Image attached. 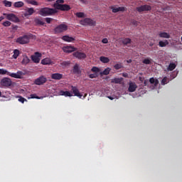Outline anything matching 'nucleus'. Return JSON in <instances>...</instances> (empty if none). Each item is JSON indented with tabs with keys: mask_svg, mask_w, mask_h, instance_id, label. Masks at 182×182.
Returning <instances> with one entry per match:
<instances>
[{
	"mask_svg": "<svg viewBox=\"0 0 182 182\" xmlns=\"http://www.w3.org/2000/svg\"><path fill=\"white\" fill-rule=\"evenodd\" d=\"M80 23L83 26L89 25L90 26H96V21L90 18H85V19L81 20Z\"/></svg>",
	"mask_w": 182,
	"mask_h": 182,
	"instance_id": "nucleus-4",
	"label": "nucleus"
},
{
	"mask_svg": "<svg viewBox=\"0 0 182 182\" xmlns=\"http://www.w3.org/2000/svg\"><path fill=\"white\" fill-rule=\"evenodd\" d=\"M70 93H71V95H74V96H77V97H79L80 99H82V97L83 96V95L79 92L77 87L73 85L71 86V90Z\"/></svg>",
	"mask_w": 182,
	"mask_h": 182,
	"instance_id": "nucleus-5",
	"label": "nucleus"
},
{
	"mask_svg": "<svg viewBox=\"0 0 182 182\" xmlns=\"http://www.w3.org/2000/svg\"><path fill=\"white\" fill-rule=\"evenodd\" d=\"M136 89H137V85H136V82H129V87L128 91L131 93L133 92H136Z\"/></svg>",
	"mask_w": 182,
	"mask_h": 182,
	"instance_id": "nucleus-15",
	"label": "nucleus"
},
{
	"mask_svg": "<svg viewBox=\"0 0 182 182\" xmlns=\"http://www.w3.org/2000/svg\"><path fill=\"white\" fill-rule=\"evenodd\" d=\"M123 82V77L117 78L115 77L111 80V83L119 84L122 85Z\"/></svg>",
	"mask_w": 182,
	"mask_h": 182,
	"instance_id": "nucleus-22",
	"label": "nucleus"
},
{
	"mask_svg": "<svg viewBox=\"0 0 182 182\" xmlns=\"http://www.w3.org/2000/svg\"><path fill=\"white\" fill-rule=\"evenodd\" d=\"M24 4L23 1H16L14 3V8H22Z\"/></svg>",
	"mask_w": 182,
	"mask_h": 182,
	"instance_id": "nucleus-29",
	"label": "nucleus"
},
{
	"mask_svg": "<svg viewBox=\"0 0 182 182\" xmlns=\"http://www.w3.org/2000/svg\"><path fill=\"white\" fill-rule=\"evenodd\" d=\"M0 85L4 87H9V86H12V80L8 77H4L1 82Z\"/></svg>",
	"mask_w": 182,
	"mask_h": 182,
	"instance_id": "nucleus-6",
	"label": "nucleus"
},
{
	"mask_svg": "<svg viewBox=\"0 0 182 182\" xmlns=\"http://www.w3.org/2000/svg\"><path fill=\"white\" fill-rule=\"evenodd\" d=\"M154 44L153 43H149V46H153Z\"/></svg>",
	"mask_w": 182,
	"mask_h": 182,
	"instance_id": "nucleus-53",
	"label": "nucleus"
},
{
	"mask_svg": "<svg viewBox=\"0 0 182 182\" xmlns=\"http://www.w3.org/2000/svg\"><path fill=\"white\" fill-rule=\"evenodd\" d=\"M102 42V43H107L109 42V41L107 40V38H103Z\"/></svg>",
	"mask_w": 182,
	"mask_h": 182,
	"instance_id": "nucleus-48",
	"label": "nucleus"
},
{
	"mask_svg": "<svg viewBox=\"0 0 182 182\" xmlns=\"http://www.w3.org/2000/svg\"><path fill=\"white\" fill-rule=\"evenodd\" d=\"M89 77L90 79H95V78L97 77V74H96L95 73L94 74H90L89 75Z\"/></svg>",
	"mask_w": 182,
	"mask_h": 182,
	"instance_id": "nucleus-44",
	"label": "nucleus"
},
{
	"mask_svg": "<svg viewBox=\"0 0 182 182\" xmlns=\"http://www.w3.org/2000/svg\"><path fill=\"white\" fill-rule=\"evenodd\" d=\"M2 25L3 26H11V23L10 21H6L3 22Z\"/></svg>",
	"mask_w": 182,
	"mask_h": 182,
	"instance_id": "nucleus-43",
	"label": "nucleus"
},
{
	"mask_svg": "<svg viewBox=\"0 0 182 182\" xmlns=\"http://www.w3.org/2000/svg\"><path fill=\"white\" fill-rule=\"evenodd\" d=\"M127 63H132V59L127 60Z\"/></svg>",
	"mask_w": 182,
	"mask_h": 182,
	"instance_id": "nucleus-52",
	"label": "nucleus"
},
{
	"mask_svg": "<svg viewBox=\"0 0 182 182\" xmlns=\"http://www.w3.org/2000/svg\"><path fill=\"white\" fill-rule=\"evenodd\" d=\"M142 63L144 65H151V58H145L143 60Z\"/></svg>",
	"mask_w": 182,
	"mask_h": 182,
	"instance_id": "nucleus-35",
	"label": "nucleus"
},
{
	"mask_svg": "<svg viewBox=\"0 0 182 182\" xmlns=\"http://www.w3.org/2000/svg\"><path fill=\"white\" fill-rule=\"evenodd\" d=\"M55 14H58V10H56V9H49L46 7L40 10V15L42 16H49V15H53Z\"/></svg>",
	"mask_w": 182,
	"mask_h": 182,
	"instance_id": "nucleus-2",
	"label": "nucleus"
},
{
	"mask_svg": "<svg viewBox=\"0 0 182 182\" xmlns=\"http://www.w3.org/2000/svg\"><path fill=\"white\" fill-rule=\"evenodd\" d=\"M137 12H144L146 11H151V6L149 5H142L141 6L136 7Z\"/></svg>",
	"mask_w": 182,
	"mask_h": 182,
	"instance_id": "nucleus-12",
	"label": "nucleus"
},
{
	"mask_svg": "<svg viewBox=\"0 0 182 182\" xmlns=\"http://www.w3.org/2000/svg\"><path fill=\"white\" fill-rule=\"evenodd\" d=\"M5 18L4 16H0V22H2Z\"/></svg>",
	"mask_w": 182,
	"mask_h": 182,
	"instance_id": "nucleus-50",
	"label": "nucleus"
},
{
	"mask_svg": "<svg viewBox=\"0 0 182 182\" xmlns=\"http://www.w3.org/2000/svg\"><path fill=\"white\" fill-rule=\"evenodd\" d=\"M6 18L9 21H11V22H14L15 23H18V22L20 21L19 18H18V16L14 14H6Z\"/></svg>",
	"mask_w": 182,
	"mask_h": 182,
	"instance_id": "nucleus-11",
	"label": "nucleus"
},
{
	"mask_svg": "<svg viewBox=\"0 0 182 182\" xmlns=\"http://www.w3.org/2000/svg\"><path fill=\"white\" fill-rule=\"evenodd\" d=\"M30 97L31 99H39V97L36 96V94H31Z\"/></svg>",
	"mask_w": 182,
	"mask_h": 182,
	"instance_id": "nucleus-46",
	"label": "nucleus"
},
{
	"mask_svg": "<svg viewBox=\"0 0 182 182\" xmlns=\"http://www.w3.org/2000/svg\"><path fill=\"white\" fill-rule=\"evenodd\" d=\"M100 60H101L102 62V63H109V62H110V59H109V58L105 57V56H101L100 58Z\"/></svg>",
	"mask_w": 182,
	"mask_h": 182,
	"instance_id": "nucleus-27",
	"label": "nucleus"
},
{
	"mask_svg": "<svg viewBox=\"0 0 182 182\" xmlns=\"http://www.w3.org/2000/svg\"><path fill=\"white\" fill-rule=\"evenodd\" d=\"M91 70L95 74H97L99 72H100V69H99L97 67H92Z\"/></svg>",
	"mask_w": 182,
	"mask_h": 182,
	"instance_id": "nucleus-38",
	"label": "nucleus"
},
{
	"mask_svg": "<svg viewBox=\"0 0 182 182\" xmlns=\"http://www.w3.org/2000/svg\"><path fill=\"white\" fill-rule=\"evenodd\" d=\"M42 65H50V59L48 58H46L41 60Z\"/></svg>",
	"mask_w": 182,
	"mask_h": 182,
	"instance_id": "nucleus-30",
	"label": "nucleus"
},
{
	"mask_svg": "<svg viewBox=\"0 0 182 182\" xmlns=\"http://www.w3.org/2000/svg\"><path fill=\"white\" fill-rule=\"evenodd\" d=\"M20 52H19V50L18 49H16L14 50V55H13V58L14 59H18V56H19L20 55Z\"/></svg>",
	"mask_w": 182,
	"mask_h": 182,
	"instance_id": "nucleus-33",
	"label": "nucleus"
},
{
	"mask_svg": "<svg viewBox=\"0 0 182 182\" xmlns=\"http://www.w3.org/2000/svg\"><path fill=\"white\" fill-rule=\"evenodd\" d=\"M18 102L21 103H25V102H27L26 99L23 98L22 96H18Z\"/></svg>",
	"mask_w": 182,
	"mask_h": 182,
	"instance_id": "nucleus-41",
	"label": "nucleus"
},
{
	"mask_svg": "<svg viewBox=\"0 0 182 182\" xmlns=\"http://www.w3.org/2000/svg\"><path fill=\"white\" fill-rule=\"evenodd\" d=\"M167 45H168V41L167 40H166L165 41H160L159 42V46H160V48H166Z\"/></svg>",
	"mask_w": 182,
	"mask_h": 182,
	"instance_id": "nucleus-26",
	"label": "nucleus"
},
{
	"mask_svg": "<svg viewBox=\"0 0 182 182\" xmlns=\"http://www.w3.org/2000/svg\"><path fill=\"white\" fill-rule=\"evenodd\" d=\"M60 95L65 96V97H72V96H73V94H71V92L69 91L60 90Z\"/></svg>",
	"mask_w": 182,
	"mask_h": 182,
	"instance_id": "nucleus-18",
	"label": "nucleus"
},
{
	"mask_svg": "<svg viewBox=\"0 0 182 182\" xmlns=\"http://www.w3.org/2000/svg\"><path fill=\"white\" fill-rule=\"evenodd\" d=\"M8 76H11V77H14V79H22V76H23V72L18 71L16 73H8Z\"/></svg>",
	"mask_w": 182,
	"mask_h": 182,
	"instance_id": "nucleus-10",
	"label": "nucleus"
},
{
	"mask_svg": "<svg viewBox=\"0 0 182 182\" xmlns=\"http://www.w3.org/2000/svg\"><path fill=\"white\" fill-rule=\"evenodd\" d=\"M73 56L77 59H86V54L79 51L73 53Z\"/></svg>",
	"mask_w": 182,
	"mask_h": 182,
	"instance_id": "nucleus-14",
	"label": "nucleus"
},
{
	"mask_svg": "<svg viewBox=\"0 0 182 182\" xmlns=\"http://www.w3.org/2000/svg\"><path fill=\"white\" fill-rule=\"evenodd\" d=\"M108 99H109V100H113L114 98L112 96H108Z\"/></svg>",
	"mask_w": 182,
	"mask_h": 182,
	"instance_id": "nucleus-51",
	"label": "nucleus"
},
{
	"mask_svg": "<svg viewBox=\"0 0 182 182\" xmlns=\"http://www.w3.org/2000/svg\"><path fill=\"white\" fill-rule=\"evenodd\" d=\"M47 81H48V78H46L43 75H41L38 78L35 80L34 83L38 86H41V85H44V83Z\"/></svg>",
	"mask_w": 182,
	"mask_h": 182,
	"instance_id": "nucleus-9",
	"label": "nucleus"
},
{
	"mask_svg": "<svg viewBox=\"0 0 182 182\" xmlns=\"http://www.w3.org/2000/svg\"><path fill=\"white\" fill-rule=\"evenodd\" d=\"M35 23H36V25H40V26H43V25H45V22L39 18L36 19Z\"/></svg>",
	"mask_w": 182,
	"mask_h": 182,
	"instance_id": "nucleus-34",
	"label": "nucleus"
},
{
	"mask_svg": "<svg viewBox=\"0 0 182 182\" xmlns=\"http://www.w3.org/2000/svg\"><path fill=\"white\" fill-rule=\"evenodd\" d=\"M114 69H116V70H119V69H122V68H123V66L122 65V64H116L114 66Z\"/></svg>",
	"mask_w": 182,
	"mask_h": 182,
	"instance_id": "nucleus-42",
	"label": "nucleus"
},
{
	"mask_svg": "<svg viewBox=\"0 0 182 182\" xmlns=\"http://www.w3.org/2000/svg\"><path fill=\"white\" fill-rule=\"evenodd\" d=\"M159 37L160 38H165L166 39H168V38H170V34H168L166 32L160 33H159Z\"/></svg>",
	"mask_w": 182,
	"mask_h": 182,
	"instance_id": "nucleus-32",
	"label": "nucleus"
},
{
	"mask_svg": "<svg viewBox=\"0 0 182 182\" xmlns=\"http://www.w3.org/2000/svg\"><path fill=\"white\" fill-rule=\"evenodd\" d=\"M110 9H112L113 14H117V12H124L126 11V8L124 7L114 8L113 6H111Z\"/></svg>",
	"mask_w": 182,
	"mask_h": 182,
	"instance_id": "nucleus-16",
	"label": "nucleus"
},
{
	"mask_svg": "<svg viewBox=\"0 0 182 182\" xmlns=\"http://www.w3.org/2000/svg\"><path fill=\"white\" fill-rule=\"evenodd\" d=\"M63 50L65 52V53H72V52H75V50H77V48L73 46H67L63 47Z\"/></svg>",
	"mask_w": 182,
	"mask_h": 182,
	"instance_id": "nucleus-13",
	"label": "nucleus"
},
{
	"mask_svg": "<svg viewBox=\"0 0 182 182\" xmlns=\"http://www.w3.org/2000/svg\"><path fill=\"white\" fill-rule=\"evenodd\" d=\"M77 18H85L86 15L83 12H77L75 14Z\"/></svg>",
	"mask_w": 182,
	"mask_h": 182,
	"instance_id": "nucleus-36",
	"label": "nucleus"
},
{
	"mask_svg": "<svg viewBox=\"0 0 182 182\" xmlns=\"http://www.w3.org/2000/svg\"><path fill=\"white\" fill-rule=\"evenodd\" d=\"M31 58L34 63H39V62H41V58H42V53L36 52L34 55L31 56Z\"/></svg>",
	"mask_w": 182,
	"mask_h": 182,
	"instance_id": "nucleus-8",
	"label": "nucleus"
},
{
	"mask_svg": "<svg viewBox=\"0 0 182 182\" xmlns=\"http://www.w3.org/2000/svg\"><path fill=\"white\" fill-rule=\"evenodd\" d=\"M144 85H145V86L147 85V84H146V81L144 82Z\"/></svg>",
	"mask_w": 182,
	"mask_h": 182,
	"instance_id": "nucleus-57",
	"label": "nucleus"
},
{
	"mask_svg": "<svg viewBox=\"0 0 182 182\" xmlns=\"http://www.w3.org/2000/svg\"><path fill=\"white\" fill-rule=\"evenodd\" d=\"M63 41H64L65 42H73V41H75V38L73 37H70L69 36H63L62 37Z\"/></svg>",
	"mask_w": 182,
	"mask_h": 182,
	"instance_id": "nucleus-21",
	"label": "nucleus"
},
{
	"mask_svg": "<svg viewBox=\"0 0 182 182\" xmlns=\"http://www.w3.org/2000/svg\"><path fill=\"white\" fill-rule=\"evenodd\" d=\"M65 4V0H57L53 4V7L59 11H70V6L68 4Z\"/></svg>",
	"mask_w": 182,
	"mask_h": 182,
	"instance_id": "nucleus-1",
	"label": "nucleus"
},
{
	"mask_svg": "<svg viewBox=\"0 0 182 182\" xmlns=\"http://www.w3.org/2000/svg\"><path fill=\"white\" fill-rule=\"evenodd\" d=\"M177 68V65H176V63H171L168 67V70H169L170 72H171L172 70H174V69Z\"/></svg>",
	"mask_w": 182,
	"mask_h": 182,
	"instance_id": "nucleus-28",
	"label": "nucleus"
},
{
	"mask_svg": "<svg viewBox=\"0 0 182 182\" xmlns=\"http://www.w3.org/2000/svg\"><path fill=\"white\" fill-rule=\"evenodd\" d=\"M55 33H62L65 31H68V26L65 24H60L54 29Z\"/></svg>",
	"mask_w": 182,
	"mask_h": 182,
	"instance_id": "nucleus-7",
	"label": "nucleus"
},
{
	"mask_svg": "<svg viewBox=\"0 0 182 182\" xmlns=\"http://www.w3.org/2000/svg\"><path fill=\"white\" fill-rule=\"evenodd\" d=\"M30 62H31V59H29V58L28 56L25 55L23 57L21 64L26 66V65H28V63H29Z\"/></svg>",
	"mask_w": 182,
	"mask_h": 182,
	"instance_id": "nucleus-23",
	"label": "nucleus"
},
{
	"mask_svg": "<svg viewBox=\"0 0 182 182\" xmlns=\"http://www.w3.org/2000/svg\"><path fill=\"white\" fill-rule=\"evenodd\" d=\"M8 73H9V71L4 69V68H0V75H8Z\"/></svg>",
	"mask_w": 182,
	"mask_h": 182,
	"instance_id": "nucleus-39",
	"label": "nucleus"
},
{
	"mask_svg": "<svg viewBox=\"0 0 182 182\" xmlns=\"http://www.w3.org/2000/svg\"><path fill=\"white\" fill-rule=\"evenodd\" d=\"M63 78V75L56 73L51 75V79H53L54 80H60V79Z\"/></svg>",
	"mask_w": 182,
	"mask_h": 182,
	"instance_id": "nucleus-17",
	"label": "nucleus"
},
{
	"mask_svg": "<svg viewBox=\"0 0 182 182\" xmlns=\"http://www.w3.org/2000/svg\"><path fill=\"white\" fill-rule=\"evenodd\" d=\"M123 77H129V74L127 73H122Z\"/></svg>",
	"mask_w": 182,
	"mask_h": 182,
	"instance_id": "nucleus-49",
	"label": "nucleus"
},
{
	"mask_svg": "<svg viewBox=\"0 0 182 182\" xmlns=\"http://www.w3.org/2000/svg\"><path fill=\"white\" fill-rule=\"evenodd\" d=\"M52 1H55V0H48V2H52Z\"/></svg>",
	"mask_w": 182,
	"mask_h": 182,
	"instance_id": "nucleus-55",
	"label": "nucleus"
},
{
	"mask_svg": "<svg viewBox=\"0 0 182 182\" xmlns=\"http://www.w3.org/2000/svg\"><path fill=\"white\" fill-rule=\"evenodd\" d=\"M122 43H123V45H129L132 43V39H130L129 38H123L122 40Z\"/></svg>",
	"mask_w": 182,
	"mask_h": 182,
	"instance_id": "nucleus-25",
	"label": "nucleus"
},
{
	"mask_svg": "<svg viewBox=\"0 0 182 182\" xmlns=\"http://www.w3.org/2000/svg\"><path fill=\"white\" fill-rule=\"evenodd\" d=\"M33 14H35V9H33V8H28L24 14V16H31V15H33Z\"/></svg>",
	"mask_w": 182,
	"mask_h": 182,
	"instance_id": "nucleus-20",
	"label": "nucleus"
},
{
	"mask_svg": "<svg viewBox=\"0 0 182 182\" xmlns=\"http://www.w3.org/2000/svg\"><path fill=\"white\" fill-rule=\"evenodd\" d=\"M2 97V92L0 91V97Z\"/></svg>",
	"mask_w": 182,
	"mask_h": 182,
	"instance_id": "nucleus-54",
	"label": "nucleus"
},
{
	"mask_svg": "<svg viewBox=\"0 0 182 182\" xmlns=\"http://www.w3.org/2000/svg\"><path fill=\"white\" fill-rule=\"evenodd\" d=\"M3 4L6 8H11V6H12V2L7 0L3 1Z\"/></svg>",
	"mask_w": 182,
	"mask_h": 182,
	"instance_id": "nucleus-31",
	"label": "nucleus"
},
{
	"mask_svg": "<svg viewBox=\"0 0 182 182\" xmlns=\"http://www.w3.org/2000/svg\"><path fill=\"white\" fill-rule=\"evenodd\" d=\"M52 18H46V21L47 22V23H50V22H52Z\"/></svg>",
	"mask_w": 182,
	"mask_h": 182,
	"instance_id": "nucleus-47",
	"label": "nucleus"
},
{
	"mask_svg": "<svg viewBox=\"0 0 182 182\" xmlns=\"http://www.w3.org/2000/svg\"><path fill=\"white\" fill-rule=\"evenodd\" d=\"M86 96H87V94H85V96H84V97H86Z\"/></svg>",
	"mask_w": 182,
	"mask_h": 182,
	"instance_id": "nucleus-56",
	"label": "nucleus"
},
{
	"mask_svg": "<svg viewBox=\"0 0 182 182\" xmlns=\"http://www.w3.org/2000/svg\"><path fill=\"white\" fill-rule=\"evenodd\" d=\"M110 73V68H107L100 75H109Z\"/></svg>",
	"mask_w": 182,
	"mask_h": 182,
	"instance_id": "nucleus-40",
	"label": "nucleus"
},
{
	"mask_svg": "<svg viewBox=\"0 0 182 182\" xmlns=\"http://www.w3.org/2000/svg\"><path fill=\"white\" fill-rule=\"evenodd\" d=\"M31 39V36L28 35H24L23 36L18 37L16 39L17 43H20V45H25L26 43H29V40Z\"/></svg>",
	"mask_w": 182,
	"mask_h": 182,
	"instance_id": "nucleus-3",
	"label": "nucleus"
},
{
	"mask_svg": "<svg viewBox=\"0 0 182 182\" xmlns=\"http://www.w3.org/2000/svg\"><path fill=\"white\" fill-rule=\"evenodd\" d=\"M167 84V77H165L161 80V85H166Z\"/></svg>",
	"mask_w": 182,
	"mask_h": 182,
	"instance_id": "nucleus-45",
	"label": "nucleus"
},
{
	"mask_svg": "<svg viewBox=\"0 0 182 182\" xmlns=\"http://www.w3.org/2000/svg\"><path fill=\"white\" fill-rule=\"evenodd\" d=\"M149 83H151V85H154V87H156L159 85V80L157 79H154V77H151L149 79Z\"/></svg>",
	"mask_w": 182,
	"mask_h": 182,
	"instance_id": "nucleus-24",
	"label": "nucleus"
},
{
	"mask_svg": "<svg viewBox=\"0 0 182 182\" xmlns=\"http://www.w3.org/2000/svg\"><path fill=\"white\" fill-rule=\"evenodd\" d=\"M28 4H30L31 5H34L36 6H38V5H39V4L38 3V1H35V0H30L28 1Z\"/></svg>",
	"mask_w": 182,
	"mask_h": 182,
	"instance_id": "nucleus-37",
	"label": "nucleus"
},
{
	"mask_svg": "<svg viewBox=\"0 0 182 182\" xmlns=\"http://www.w3.org/2000/svg\"><path fill=\"white\" fill-rule=\"evenodd\" d=\"M73 73H74V75H80V73H82V71H80V69L79 68V65L75 64L74 65Z\"/></svg>",
	"mask_w": 182,
	"mask_h": 182,
	"instance_id": "nucleus-19",
	"label": "nucleus"
}]
</instances>
